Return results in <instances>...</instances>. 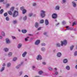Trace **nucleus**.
Returning <instances> with one entry per match:
<instances>
[{
    "label": "nucleus",
    "mask_w": 77,
    "mask_h": 77,
    "mask_svg": "<svg viewBox=\"0 0 77 77\" xmlns=\"http://www.w3.org/2000/svg\"><path fill=\"white\" fill-rule=\"evenodd\" d=\"M41 15L42 18L44 17L45 16V12L43 11H41Z\"/></svg>",
    "instance_id": "nucleus-4"
},
{
    "label": "nucleus",
    "mask_w": 77,
    "mask_h": 77,
    "mask_svg": "<svg viewBox=\"0 0 77 77\" xmlns=\"http://www.w3.org/2000/svg\"><path fill=\"white\" fill-rule=\"evenodd\" d=\"M77 55V51H75L74 53V55L76 56Z\"/></svg>",
    "instance_id": "nucleus-30"
},
{
    "label": "nucleus",
    "mask_w": 77,
    "mask_h": 77,
    "mask_svg": "<svg viewBox=\"0 0 77 77\" xmlns=\"http://www.w3.org/2000/svg\"><path fill=\"white\" fill-rule=\"evenodd\" d=\"M26 54H27V52H25L22 54V56L23 57H25L26 56Z\"/></svg>",
    "instance_id": "nucleus-11"
},
{
    "label": "nucleus",
    "mask_w": 77,
    "mask_h": 77,
    "mask_svg": "<svg viewBox=\"0 0 77 77\" xmlns=\"http://www.w3.org/2000/svg\"><path fill=\"white\" fill-rule=\"evenodd\" d=\"M4 0H0V2H3Z\"/></svg>",
    "instance_id": "nucleus-51"
},
{
    "label": "nucleus",
    "mask_w": 77,
    "mask_h": 77,
    "mask_svg": "<svg viewBox=\"0 0 77 77\" xmlns=\"http://www.w3.org/2000/svg\"><path fill=\"white\" fill-rule=\"evenodd\" d=\"M12 54V52H9L8 54V56L9 57H10V56H11Z\"/></svg>",
    "instance_id": "nucleus-22"
},
{
    "label": "nucleus",
    "mask_w": 77,
    "mask_h": 77,
    "mask_svg": "<svg viewBox=\"0 0 77 77\" xmlns=\"http://www.w3.org/2000/svg\"><path fill=\"white\" fill-rule=\"evenodd\" d=\"M33 15L32 14H29V17H32V16Z\"/></svg>",
    "instance_id": "nucleus-42"
},
{
    "label": "nucleus",
    "mask_w": 77,
    "mask_h": 77,
    "mask_svg": "<svg viewBox=\"0 0 77 77\" xmlns=\"http://www.w3.org/2000/svg\"><path fill=\"white\" fill-rule=\"evenodd\" d=\"M43 73V72H42V71H40L38 72L39 74H42Z\"/></svg>",
    "instance_id": "nucleus-29"
},
{
    "label": "nucleus",
    "mask_w": 77,
    "mask_h": 77,
    "mask_svg": "<svg viewBox=\"0 0 77 77\" xmlns=\"http://www.w3.org/2000/svg\"><path fill=\"white\" fill-rule=\"evenodd\" d=\"M61 46H63V45H66L67 44V42H66V40H64L63 41H61Z\"/></svg>",
    "instance_id": "nucleus-2"
},
{
    "label": "nucleus",
    "mask_w": 77,
    "mask_h": 77,
    "mask_svg": "<svg viewBox=\"0 0 77 77\" xmlns=\"http://www.w3.org/2000/svg\"><path fill=\"white\" fill-rule=\"evenodd\" d=\"M25 41H28V40L27 39V38H25Z\"/></svg>",
    "instance_id": "nucleus-52"
},
{
    "label": "nucleus",
    "mask_w": 77,
    "mask_h": 77,
    "mask_svg": "<svg viewBox=\"0 0 77 77\" xmlns=\"http://www.w3.org/2000/svg\"><path fill=\"white\" fill-rule=\"evenodd\" d=\"M40 23H41V24H42V23H44V20H42L40 21Z\"/></svg>",
    "instance_id": "nucleus-31"
},
{
    "label": "nucleus",
    "mask_w": 77,
    "mask_h": 77,
    "mask_svg": "<svg viewBox=\"0 0 77 77\" xmlns=\"http://www.w3.org/2000/svg\"><path fill=\"white\" fill-rule=\"evenodd\" d=\"M4 50L5 51V52H7V51H8V49L7 48H4Z\"/></svg>",
    "instance_id": "nucleus-19"
},
{
    "label": "nucleus",
    "mask_w": 77,
    "mask_h": 77,
    "mask_svg": "<svg viewBox=\"0 0 77 77\" xmlns=\"http://www.w3.org/2000/svg\"><path fill=\"white\" fill-rule=\"evenodd\" d=\"M8 13L10 15H13V14H12V12L11 11H8Z\"/></svg>",
    "instance_id": "nucleus-8"
},
{
    "label": "nucleus",
    "mask_w": 77,
    "mask_h": 77,
    "mask_svg": "<svg viewBox=\"0 0 77 77\" xmlns=\"http://www.w3.org/2000/svg\"><path fill=\"white\" fill-rule=\"evenodd\" d=\"M66 0H63V3H65V2H66Z\"/></svg>",
    "instance_id": "nucleus-46"
},
{
    "label": "nucleus",
    "mask_w": 77,
    "mask_h": 77,
    "mask_svg": "<svg viewBox=\"0 0 77 77\" xmlns=\"http://www.w3.org/2000/svg\"><path fill=\"white\" fill-rule=\"evenodd\" d=\"M56 46L58 47H60V45L59 43H57L56 44Z\"/></svg>",
    "instance_id": "nucleus-33"
},
{
    "label": "nucleus",
    "mask_w": 77,
    "mask_h": 77,
    "mask_svg": "<svg viewBox=\"0 0 77 77\" xmlns=\"http://www.w3.org/2000/svg\"><path fill=\"white\" fill-rule=\"evenodd\" d=\"M39 42H40V40H37L35 43V45H38L39 44Z\"/></svg>",
    "instance_id": "nucleus-7"
},
{
    "label": "nucleus",
    "mask_w": 77,
    "mask_h": 77,
    "mask_svg": "<svg viewBox=\"0 0 77 77\" xmlns=\"http://www.w3.org/2000/svg\"><path fill=\"white\" fill-rule=\"evenodd\" d=\"M17 22V20H14L13 21V23L14 24H16V23Z\"/></svg>",
    "instance_id": "nucleus-37"
},
{
    "label": "nucleus",
    "mask_w": 77,
    "mask_h": 77,
    "mask_svg": "<svg viewBox=\"0 0 77 77\" xmlns=\"http://www.w3.org/2000/svg\"><path fill=\"white\" fill-rule=\"evenodd\" d=\"M76 24H77V22L75 21L73 22L72 26H75V25H76Z\"/></svg>",
    "instance_id": "nucleus-17"
},
{
    "label": "nucleus",
    "mask_w": 77,
    "mask_h": 77,
    "mask_svg": "<svg viewBox=\"0 0 77 77\" xmlns=\"http://www.w3.org/2000/svg\"><path fill=\"white\" fill-rule=\"evenodd\" d=\"M14 9V7H11L10 9L11 11H13Z\"/></svg>",
    "instance_id": "nucleus-25"
},
{
    "label": "nucleus",
    "mask_w": 77,
    "mask_h": 77,
    "mask_svg": "<svg viewBox=\"0 0 77 77\" xmlns=\"http://www.w3.org/2000/svg\"><path fill=\"white\" fill-rule=\"evenodd\" d=\"M49 70L50 71H52V70H53V69L51 67H49Z\"/></svg>",
    "instance_id": "nucleus-39"
},
{
    "label": "nucleus",
    "mask_w": 77,
    "mask_h": 77,
    "mask_svg": "<svg viewBox=\"0 0 77 77\" xmlns=\"http://www.w3.org/2000/svg\"><path fill=\"white\" fill-rule=\"evenodd\" d=\"M2 36H5V33L3 32H2Z\"/></svg>",
    "instance_id": "nucleus-41"
},
{
    "label": "nucleus",
    "mask_w": 77,
    "mask_h": 77,
    "mask_svg": "<svg viewBox=\"0 0 77 77\" xmlns=\"http://www.w3.org/2000/svg\"><path fill=\"white\" fill-rule=\"evenodd\" d=\"M18 15V12L16 10H14L13 13V17H16Z\"/></svg>",
    "instance_id": "nucleus-1"
},
{
    "label": "nucleus",
    "mask_w": 77,
    "mask_h": 77,
    "mask_svg": "<svg viewBox=\"0 0 77 77\" xmlns=\"http://www.w3.org/2000/svg\"><path fill=\"white\" fill-rule=\"evenodd\" d=\"M6 42L7 43V44H9L10 43V41L8 38H7L6 39Z\"/></svg>",
    "instance_id": "nucleus-10"
},
{
    "label": "nucleus",
    "mask_w": 77,
    "mask_h": 77,
    "mask_svg": "<svg viewBox=\"0 0 77 77\" xmlns=\"http://www.w3.org/2000/svg\"><path fill=\"white\" fill-rule=\"evenodd\" d=\"M59 6H56L55 8V10H59Z\"/></svg>",
    "instance_id": "nucleus-13"
},
{
    "label": "nucleus",
    "mask_w": 77,
    "mask_h": 77,
    "mask_svg": "<svg viewBox=\"0 0 77 77\" xmlns=\"http://www.w3.org/2000/svg\"><path fill=\"white\" fill-rule=\"evenodd\" d=\"M36 3H33V6H36Z\"/></svg>",
    "instance_id": "nucleus-44"
},
{
    "label": "nucleus",
    "mask_w": 77,
    "mask_h": 77,
    "mask_svg": "<svg viewBox=\"0 0 77 77\" xmlns=\"http://www.w3.org/2000/svg\"><path fill=\"white\" fill-rule=\"evenodd\" d=\"M20 65H19V66H18L16 67V68L17 69H18V68H19V67H20Z\"/></svg>",
    "instance_id": "nucleus-38"
},
{
    "label": "nucleus",
    "mask_w": 77,
    "mask_h": 77,
    "mask_svg": "<svg viewBox=\"0 0 77 77\" xmlns=\"http://www.w3.org/2000/svg\"><path fill=\"white\" fill-rule=\"evenodd\" d=\"M52 18L56 19L57 17V14L56 13H54L52 16Z\"/></svg>",
    "instance_id": "nucleus-3"
},
{
    "label": "nucleus",
    "mask_w": 77,
    "mask_h": 77,
    "mask_svg": "<svg viewBox=\"0 0 77 77\" xmlns=\"http://www.w3.org/2000/svg\"><path fill=\"white\" fill-rule=\"evenodd\" d=\"M2 36H0V39H2Z\"/></svg>",
    "instance_id": "nucleus-63"
},
{
    "label": "nucleus",
    "mask_w": 77,
    "mask_h": 77,
    "mask_svg": "<svg viewBox=\"0 0 77 77\" xmlns=\"http://www.w3.org/2000/svg\"><path fill=\"white\" fill-rule=\"evenodd\" d=\"M27 19V16H25L23 18V20L24 21H25V20H26Z\"/></svg>",
    "instance_id": "nucleus-27"
},
{
    "label": "nucleus",
    "mask_w": 77,
    "mask_h": 77,
    "mask_svg": "<svg viewBox=\"0 0 77 77\" xmlns=\"http://www.w3.org/2000/svg\"><path fill=\"white\" fill-rule=\"evenodd\" d=\"M39 24L38 23V22L35 23V27H36V28H38V26H39Z\"/></svg>",
    "instance_id": "nucleus-9"
},
{
    "label": "nucleus",
    "mask_w": 77,
    "mask_h": 77,
    "mask_svg": "<svg viewBox=\"0 0 77 77\" xmlns=\"http://www.w3.org/2000/svg\"><path fill=\"white\" fill-rule=\"evenodd\" d=\"M41 27H40L39 28H38V30H41Z\"/></svg>",
    "instance_id": "nucleus-47"
},
{
    "label": "nucleus",
    "mask_w": 77,
    "mask_h": 77,
    "mask_svg": "<svg viewBox=\"0 0 77 77\" xmlns=\"http://www.w3.org/2000/svg\"><path fill=\"white\" fill-rule=\"evenodd\" d=\"M68 30H73V28H69V26H68Z\"/></svg>",
    "instance_id": "nucleus-23"
},
{
    "label": "nucleus",
    "mask_w": 77,
    "mask_h": 77,
    "mask_svg": "<svg viewBox=\"0 0 77 77\" xmlns=\"http://www.w3.org/2000/svg\"><path fill=\"white\" fill-rule=\"evenodd\" d=\"M35 68V66H32V68Z\"/></svg>",
    "instance_id": "nucleus-62"
},
{
    "label": "nucleus",
    "mask_w": 77,
    "mask_h": 77,
    "mask_svg": "<svg viewBox=\"0 0 77 77\" xmlns=\"http://www.w3.org/2000/svg\"><path fill=\"white\" fill-rule=\"evenodd\" d=\"M75 68L76 69H77V65L75 67Z\"/></svg>",
    "instance_id": "nucleus-61"
},
{
    "label": "nucleus",
    "mask_w": 77,
    "mask_h": 77,
    "mask_svg": "<svg viewBox=\"0 0 77 77\" xmlns=\"http://www.w3.org/2000/svg\"><path fill=\"white\" fill-rule=\"evenodd\" d=\"M28 35H29V36H33L32 34H28Z\"/></svg>",
    "instance_id": "nucleus-57"
},
{
    "label": "nucleus",
    "mask_w": 77,
    "mask_h": 77,
    "mask_svg": "<svg viewBox=\"0 0 77 77\" xmlns=\"http://www.w3.org/2000/svg\"><path fill=\"white\" fill-rule=\"evenodd\" d=\"M43 34H44V35H46V34H47V32H44Z\"/></svg>",
    "instance_id": "nucleus-55"
},
{
    "label": "nucleus",
    "mask_w": 77,
    "mask_h": 77,
    "mask_svg": "<svg viewBox=\"0 0 77 77\" xmlns=\"http://www.w3.org/2000/svg\"><path fill=\"white\" fill-rule=\"evenodd\" d=\"M61 53L60 52H58L57 54V56L58 57H60V56H61Z\"/></svg>",
    "instance_id": "nucleus-14"
},
{
    "label": "nucleus",
    "mask_w": 77,
    "mask_h": 77,
    "mask_svg": "<svg viewBox=\"0 0 77 77\" xmlns=\"http://www.w3.org/2000/svg\"><path fill=\"white\" fill-rule=\"evenodd\" d=\"M67 62V59H64L63 61V63H66Z\"/></svg>",
    "instance_id": "nucleus-21"
},
{
    "label": "nucleus",
    "mask_w": 77,
    "mask_h": 77,
    "mask_svg": "<svg viewBox=\"0 0 77 77\" xmlns=\"http://www.w3.org/2000/svg\"><path fill=\"white\" fill-rule=\"evenodd\" d=\"M42 46H45V44L44 43H42Z\"/></svg>",
    "instance_id": "nucleus-40"
},
{
    "label": "nucleus",
    "mask_w": 77,
    "mask_h": 77,
    "mask_svg": "<svg viewBox=\"0 0 77 77\" xmlns=\"http://www.w3.org/2000/svg\"><path fill=\"white\" fill-rule=\"evenodd\" d=\"M4 15L5 17H6L8 15V13L6 12L4 14Z\"/></svg>",
    "instance_id": "nucleus-26"
},
{
    "label": "nucleus",
    "mask_w": 77,
    "mask_h": 77,
    "mask_svg": "<svg viewBox=\"0 0 77 77\" xmlns=\"http://www.w3.org/2000/svg\"><path fill=\"white\" fill-rule=\"evenodd\" d=\"M62 24H66V22H65V21H63L62 22Z\"/></svg>",
    "instance_id": "nucleus-35"
},
{
    "label": "nucleus",
    "mask_w": 77,
    "mask_h": 77,
    "mask_svg": "<svg viewBox=\"0 0 77 77\" xmlns=\"http://www.w3.org/2000/svg\"><path fill=\"white\" fill-rule=\"evenodd\" d=\"M12 38L13 39H15V37L14 36H12Z\"/></svg>",
    "instance_id": "nucleus-53"
},
{
    "label": "nucleus",
    "mask_w": 77,
    "mask_h": 77,
    "mask_svg": "<svg viewBox=\"0 0 77 77\" xmlns=\"http://www.w3.org/2000/svg\"><path fill=\"white\" fill-rule=\"evenodd\" d=\"M70 69V68L69 66H68V70H69Z\"/></svg>",
    "instance_id": "nucleus-45"
},
{
    "label": "nucleus",
    "mask_w": 77,
    "mask_h": 77,
    "mask_svg": "<svg viewBox=\"0 0 77 77\" xmlns=\"http://www.w3.org/2000/svg\"><path fill=\"white\" fill-rule=\"evenodd\" d=\"M11 66V63H8L7 65V67H9Z\"/></svg>",
    "instance_id": "nucleus-34"
},
{
    "label": "nucleus",
    "mask_w": 77,
    "mask_h": 77,
    "mask_svg": "<svg viewBox=\"0 0 77 77\" xmlns=\"http://www.w3.org/2000/svg\"><path fill=\"white\" fill-rule=\"evenodd\" d=\"M3 12V9H2L0 11V14H2Z\"/></svg>",
    "instance_id": "nucleus-24"
},
{
    "label": "nucleus",
    "mask_w": 77,
    "mask_h": 77,
    "mask_svg": "<svg viewBox=\"0 0 77 77\" xmlns=\"http://www.w3.org/2000/svg\"><path fill=\"white\" fill-rule=\"evenodd\" d=\"M21 46H22V44H20L18 45V48H20L21 47Z\"/></svg>",
    "instance_id": "nucleus-18"
},
{
    "label": "nucleus",
    "mask_w": 77,
    "mask_h": 77,
    "mask_svg": "<svg viewBox=\"0 0 77 77\" xmlns=\"http://www.w3.org/2000/svg\"><path fill=\"white\" fill-rule=\"evenodd\" d=\"M22 32L23 33H26V32H27V31L25 30H22Z\"/></svg>",
    "instance_id": "nucleus-20"
},
{
    "label": "nucleus",
    "mask_w": 77,
    "mask_h": 77,
    "mask_svg": "<svg viewBox=\"0 0 77 77\" xmlns=\"http://www.w3.org/2000/svg\"><path fill=\"white\" fill-rule=\"evenodd\" d=\"M37 60H41L42 59V57L40 55H38V58H37Z\"/></svg>",
    "instance_id": "nucleus-6"
},
{
    "label": "nucleus",
    "mask_w": 77,
    "mask_h": 77,
    "mask_svg": "<svg viewBox=\"0 0 77 77\" xmlns=\"http://www.w3.org/2000/svg\"><path fill=\"white\" fill-rule=\"evenodd\" d=\"M9 6H10V5L8 4H7L6 5V7L7 8H8V7H9Z\"/></svg>",
    "instance_id": "nucleus-43"
},
{
    "label": "nucleus",
    "mask_w": 77,
    "mask_h": 77,
    "mask_svg": "<svg viewBox=\"0 0 77 77\" xmlns=\"http://www.w3.org/2000/svg\"><path fill=\"white\" fill-rule=\"evenodd\" d=\"M2 66H5V64L3 63V64L2 65Z\"/></svg>",
    "instance_id": "nucleus-58"
},
{
    "label": "nucleus",
    "mask_w": 77,
    "mask_h": 77,
    "mask_svg": "<svg viewBox=\"0 0 77 77\" xmlns=\"http://www.w3.org/2000/svg\"><path fill=\"white\" fill-rule=\"evenodd\" d=\"M45 24L46 25H47L48 24V20L46 19L45 20Z\"/></svg>",
    "instance_id": "nucleus-16"
},
{
    "label": "nucleus",
    "mask_w": 77,
    "mask_h": 77,
    "mask_svg": "<svg viewBox=\"0 0 77 77\" xmlns=\"http://www.w3.org/2000/svg\"><path fill=\"white\" fill-rule=\"evenodd\" d=\"M42 63H43V65H46V63H45V62H43Z\"/></svg>",
    "instance_id": "nucleus-48"
},
{
    "label": "nucleus",
    "mask_w": 77,
    "mask_h": 77,
    "mask_svg": "<svg viewBox=\"0 0 77 77\" xmlns=\"http://www.w3.org/2000/svg\"><path fill=\"white\" fill-rule=\"evenodd\" d=\"M19 32H21V31L20 29H18Z\"/></svg>",
    "instance_id": "nucleus-64"
},
{
    "label": "nucleus",
    "mask_w": 77,
    "mask_h": 77,
    "mask_svg": "<svg viewBox=\"0 0 77 77\" xmlns=\"http://www.w3.org/2000/svg\"><path fill=\"white\" fill-rule=\"evenodd\" d=\"M22 73H23V72H20V75H21V74H22Z\"/></svg>",
    "instance_id": "nucleus-54"
},
{
    "label": "nucleus",
    "mask_w": 77,
    "mask_h": 77,
    "mask_svg": "<svg viewBox=\"0 0 77 77\" xmlns=\"http://www.w3.org/2000/svg\"><path fill=\"white\" fill-rule=\"evenodd\" d=\"M6 20L7 21H9V17H6Z\"/></svg>",
    "instance_id": "nucleus-36"
},
{
    "label": "nucleus",
    "mask_w": 77,
    "mask_h": 77,
    "mask_svg": "<svg viewBox=\"0 0 77 77\" xmlns=\"http://www.w3.org/2000/svg\"><path fill=\"white\" fill-rule=\"evenodd\" d=\"M24 77H28V76L26 75Z\"/></svg>",
    "instance_id": "nucleus-59"
},
{
    "label": "nucleus",
    "mask_w": 77,
    "mask_h": 77,
    "mask_svg": "<svg viewBox=\"0 0 77 77\" xmlns=\"http://www.w3.org/2000/svg\"><path fill=\"white\" fill-rule=\"evenodd\" d=\"M55 74H56V75H57L58 74V72H56L55 73Z\"/></svg>",
    "instance_id": "nucleus-50"
},
{
    "label": "nucleus",
    "mask_w": 77,
    "mask_h": 77,
    "mask_svg": "<svg viewBox=\"0 0 77 77\" xmlns=\"http://www.w3.org/2000/svg\"><path fill=\"white\" fill-rule=\"evenodd\" d=\"M74 45H72L71 46H70V49L71 51H72V49H73V48H74Z\"/></svg>",
    "instance_id": "nucleus-15"
},
{
    "label": "nucleus",
    "mask_w": 77,
    "mask_h": 77,
    "mask_svg": "<svg viewBox=\"0 0 77 77\" xmlns=\"http://www.w3.org/2000/svg\"><path fill=\"white\" fill-rule=\"evenodd\" d=\"M54 70H55V71H57V68H54Z\"/></svg>",
    "instance_id": "nucleus-56"
},
{
    "label": "nucleus",
    "mask_w": 77,
    "mask_h": 77,
    "mask_svg": "<svg viewBox=\"0 0 77 77\" xmlns=\"http://www.w3.org/2000/svg\"><path fill=\"white\" fill-rule=\"evenodd\" d=\"M4 69H5V67H2V69L1 70V72H2V71L4 70Z\"/></svg>",
    "instance_id": "nucleus-28"
},
{
    "label": "nucleus",
    "mask_w": 77,
    "mask_h": 77,
    "mask_svg": "<svg viewBox=\"0 0 77 77\" xmlns=\"http://www.w3.org/2000/svg\"><path fill=\"white\" fill-rule=\"evenodd\" d=\"M21 11H22L23 14H25L26 12V10L24 9V7L20 8Z\"/></svg>",
    "instance_id": "nucleus-5"
},
{
    "label": "nucleus",
    "mask_w": 77,
    "mask_h": 77,
    "mask_svg": "<svg viewBox=\"0 0 77 77\" xmlns=\"http://www.w3.org/2000/svg\"><path fill=\"white\" fill-rule=\"evenodd\" d=\"M44 49H45L44 48H42L41 50H42V51H44Z\"/></svg>",
    "instance_id": "nucleus-49"
},
{
    "label": "nucleus",
    "mask_w": 77,
    "mask_h": 77,
    "mask_svg": "<svg viewBox=\"0 0 77 77\" xmlns=\"http://www.w3.org/2000/svg\"><path fill=\"white\" fill-rule=\"evenodd\" d=\"M72 4H73V7H76V4H75V2H72Z\"/></svg>",
    "instance_id": "nucleus-12"
},
{
    "label": "nucleus",
    "mask_w": 77,
    "mask_h": 77,
    "mask_svg": "<svg viewBox=\"0 0 77 77\" xmlns=\"http://www.w3.org/2000/svg\"><path fill=\"white\" fill-rule=\"evenodd\" d=\"M17 57H15L13 58V60L14 61H15V60H17Z\"/></svg>",
    "instance_id": "nucleus-32"
},
{
    "label": "nucleus",
    "mask_w": 77,
    "mask_h": 77,
    "mask_svg": "<svg viewBox=\"0 0 77 77\" xmlns=\"http://www.w3.org/2000/svg\"><path fill=\"white\" fill-rule=\"evenodd\" d=\"M66 69H68V66H67L66 67Z\"/></svg>",
    "instance_id": "nucleus-60"
}]
</instances>
